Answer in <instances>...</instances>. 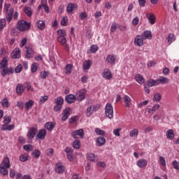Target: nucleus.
Returning a JSON list of instances; mask_svg holds the SVG:
<instances>
[{
  "label": "nucleus",
  "mask_w": 179,
  "mask_h": 179,
  "mask_svg": "<svg viewBox=\"0 0 179 179\" xmlns=\"http://www.w3.org/2000/svg\"><path fill=\"white\" fill-rule=\"evenodd\" d=\"M31 26V24L24 20L18 21L17 24V27L20 31H29Z\"/></svg>",
  "instance_id": "1"
},
{
  "label": "nucleus",
  "mask_w": 179,
  "mask_h": 179,
  "mask_svg": "<svg viewBox=\"0 0 179 179\" xmlns=\"http://www.w3.org/2000/svg\"><path fill=\"white\" fill-rule=\"evenodd\" d=\"M10 8V4L6 3L4 5V10L6 13V17L8 23H10V22H12V19H13V8Z\"/></svg>",
  "instance_id": "2"
},
{
  "label": "nucleus",
  "mask_w": 179,
  "mask_h": 179,
  "mask_svg": "<svg viewBox=\"0 0 179 179\" xmlns=\"http://www.w3.org/2000/svg\"><path fill=\"white\" fill-rule=\"evenodd\" d=\"M55 107L53 108L54 111H61L62 110V105L64 104V98L62 96H58L55 99Z\"/></svg>",
  "instance_id": "3"
},
{
  "label": "nucleus",
  "mask_w": 179,
  "mask_h": 179,
  "mask_svg": "<svg viewBox=\"0 0 179 179\" xmlns=\"http://www.w3.org/2000/svg\"><path fill=\"white\" fill-rule=\"evenodd\" d=\"M98 110H100V106L99 105L89 106L86 110V116L92 117L93 113H96V111H98Z\"/></svg>",
  "instance_id": "4"
},
{
  "label": "nucleus",
  "mask_w": 179,
  "mask_h": 179,
  "mask_svg": "<svg viewBox=\"0 0 179 179\" xmlns=\"http://www.w3.org/2000/svg\"><path fill=\"white\" fill-rule=\"evenodd\" d=\"M105 114H106V117H108L110 120H111V118H113V117H114V109H113V105H111V103H107L106 105Z\"/></svg>",
  "instance_id": "5"
},
{
  "label": "nucleus",
  "mask_w": 179,
  "mask_h": 179,
  "mask_svg": "<svg viewBox=\"0 0 179 179\" xmlns=\"http://www.w3.org/2000/svg\"><path fill=\"white\" fill-rule=\"evenodd\" d=\"M71 136L74 138V139H78V138H81L83 139L85 138V131L83 129H80L78 130H75L71 132Z\"/></svg>",
  "instance_id": "6"
},
{
  "label": "nucleus",
  "mask_w": 179,
  "mask_h": 179,
  "mask_svg": "<svg viewBox=\"0 0 179 179\" xmlns=\"http://www.w3.org/2000/svg\"><path fill=\"white\" fill-rule=\"evenodd\" d=\"M87 91L85 89H82L76 93V99L78 101H83L86 99V94Z\"/></svg>",
  "instance_id": "7"
},
{
  "label": "nucleus",
  "mask_w": 179,
  "mask_h": 179,
  "mask_svg": "<svg viewBox=\"0 0 179 179\" xmlns=\"http://www.w3.org/2000/svg\"><path fill=\"white\" fill-rule=\"evenodd\" d=\"M45 136H47V130H45V129H41L38 131V133L36 136V140L38 141V139H45Z\"/></svg>",
  "instance_id": "8"
},
{
  "label": "nucleus",
  "mask_w": 179,
  "mask_h": 179,
  "mask_svg": "<svg viewBox=\"0 0 179 179\" xmlns=\"http://www.w3.org/2000/svg\"><path fill=\"white\" fill-rule=\"evenodd\" d=\"M36 134H37V128L31 127L27 132V136L29 139H34L36 136Z\"/></svg>",
  "instance_id": "9"
},
{
  "label": "nucleus",
  "mask_w": 179,
  "mask_h": 179,
  "mask_svg": "<svg viewBox=\"0 0 179 179\" xmlns=\"http://www.w3.org/2000/svg\"><path fill=\"white\" fill-rule=\"evenodd\" d=\"M102 77L104 78L106 80H110L113 79V74L111 73V71L108 69H106L102 73Z\"/></svg>",
  "instance_id": "10"
},
{
  "label": "nucleus",
  "mask_w": 179,
  "mask_h": 179,
  "mask_svg": "<svg viewBox=\"0 0 179 179\" xmlns=\"http://www.w3.org/2000/svg\"><path fill=\"white\" fill-rule=\"evenodd\" d=\"M78 8V5L73 3H69L66 6V12L69 15H71L73 10H75Z\"/></svg>",
  "instance_id": "11"
},
{
  "label": "nucleus",
  "mask_w": 179,
  "mask_h": 179,
  "mask_svg": "<svg viewBox=\"0 0 179 179\" xmlns=\"http://www.w3.org/2000/svg\"><path fill=\"white\" fill-rule=\"evenodd\" d=\"M143 38L142 36L138 35L134 39L135 45H138V47H142L143 45Z\"/></svg>",
  "instance_id": "12"
},
{
  "label": "nucleus",
  "mask_w": 179,
  "mask_h": 179,
  "mask_svg": "<svg viewBox=\"0 0 179 179\" xmlns=\"http://www.w3.org/2000/svg\"><path fill=\"white\" fill-rule=\"evenodd\" d=\"M65 100L68 104H72L76 101V96L72 94L66 96Z\"/></svg>",
  "instance_id": "13"
},
{
  "label": "nucleus",
  "mask_w": 179,
  "mask_h": 179,
  "mask_svg": "<svg viewBox=\"0 0 179 179\" xmlns=\"http://www.w3.org/2000/svg\"><path fill=\"white\" fill-rule=\"evenodd\" d=\"M56 173H58L59 174H62L64 171H65V167L64 165H62V163L58 162L56 164V169H55Z\"/></svg>",
  "instance_id": "14"
},
{
  "label": "nucleus",
  "mask_w": 179,
  "mask_h": 179,
  "mask_svg": "<svg viewBox=\"0 0 179 179\" xmlns=\"http://www.w3.org/2000/svg\"><path fill=\"white\" fill-rule=\"evenodd\" d=\"M146 17L148 19L150 24H155V23H156V16H155L153 13H148Z\"/></svg>",
  "instance_id": "15"
},
{
  "label": "nucleus",
  "mask_w": 179,
  "mask_h": 179,
  "mask_svg": "<svg viewBox=\"0 0 179 179\" xmlns=\"http://www.w3.org/2000/svg\"><path fill=\"white\" fill-rule=\"evenodd\" d=\"M11 58H13V59L20 58V49H19V48H16L13 51V52L11 53Z\"/></svg>",
  "instance_id": "16"
},
{
  "label": "nucleus",
  "mask_w": 179,
  "mask_h": 179,
  "mask_svg": "<svg viewBox=\"0 0 179 179\" xmlns=\"http://www.w3.org/2000/svg\"><path fill=\"white\" fill-rule=\"evenodd\" d=\"M141 37L143 40H152V31L147 30L142 33Z\"/></svg>",
  "instance_id": "17"
},
{
  "label": "nucleus",
  "mask_w": 179,
  "mask_h": 179,
  "mask_svg": "<svg viewBox=\"0 0 179 179\" xmlns=\"http://www.w3.org/2000/svg\"><path fill=\"white\" fill-rule=\"evenodd\" d=\"M0 166L1 167H6L10 168V161H9V157H6L3 159V162L1 163Z\"/></svg>",
  "instance_id": "18"
},
{
  "label": "nucleus",
  "mask_w": 179,
  "mask_h": 179,
  "mask_svg": "<svg viewBox=\"0 0 179 179\" xmlns=\"http://www.w3.org/2000/svg\"><path fill=\"white\" fill-rule=\"evenodd\" d=\"M136 165L138 167H140V169H143V167H146V166H148V161L144 159H139L136 162Z\"/></svg>",
  "instance_id": "19"
},
{
  "label": "nucleus",
  "mask_w": 179,
  "mask_h": 179,
  "mask_svg": "<svg viewBox=\"0 0 179 179\" xmlns=\"http://www.w3.org/2000/svg\"><path fill=\"white\" fill-rule=\"evenodd\" d=\"M157 82L158 85H160V83H162V85H167V83L170 82V80L167 78L161 76L158 79H157Z\"/></svg>",
  "instance_id": "20"
},
{
  "label": "nucleus",
  "mask_w": 179,
  "mask_h": 179,
  "mask_svg": "<svg viewBox=\"0 0 179 179\" xmlns=\"http://www.w3.org/2000/svg\"><path fill=\"white\" fill-rule=\"evenodd\" d=\"M96 146H103L106 145V138L101 136L98 137L96 141Z\"/></svg>",
  "instance_id": "21"
},
{
  "label": "nucleus",
  "mask_w": 179,
  "mask_h": 179,
  "mask_svg": "<svg viewBox=\"0 0 179 179\" xmlns=\"http://www.w3.org/2000/svg\"><path fill=\"white\" fill-rule=\"evenodd\" d=\"M116 59L117 57L114 55H108L106 57V62H108V64H115Z\"/></svg>",
  "instance_id": "22"
},
{
  "label": "nucleus",
  "mask_w": 179,
  "mask_h": 179,
  "mask_svg": "<svg viewBox=\"0 0 179 179\" xmlns=\"http://www.w3.org/2000/svg\"><path fill=\"white\" fill-rule=\"evenodd\" d=\"M13 129H15V124H2L1 125V130L2 131H12Z\"/></svg>",
  "instance_id": "23"
},
{
  "label": "nucleus",
  "mask_w": 179,
  "mask_h": 179,
  "mask_svg": "<svg viewBox=\"0 0 179 179\" xmlns=\"http://www.w3.org/2000/svg\"><path fill=\"white\" fill-rule=\"evenodd\" d=\"M123 101L125 104V107H130L131 106V101H132V99L129 96L125 95L123 98Z\"/></svg>",
  "instance_id": "24"
},
{
  "label": "nucleus",
  "mask_w": 179,
  "mask_h": 179,
  "mask_svg": "<svg viewBox=\"0 0 179 179\" xmlns=\"http://www.w3.org/2000/svg\"><path fill=\"white\" fill-rule=\"evenodd\" d=\"M15 92L17 94H23V92H24L23 84H18L15 88Z\"/></svg>",
  "instance_id": "25"
},
{
  "label": "nucleus",
  "mask_w": 179,
  "mask_h": 179,
  "mask_svg": "<svg viewBox=\"0 0 179 179\" xmlns=\"http://www.w3.org/2000/svg\"><path fill=\"white\" fill-rule=\"evenodd\" d=\"M166 138L167 139H170V141H173L174 139V130L170 129L166 131Z\"/></svg>",
  "instance_id": "26"
},
{
  "label": "nucleus",
  "mask_w": 179,
  "mask_h": 179,
  "mask_svg": "<svg viewBox=\"0 0 179 179\" xmlns=\"http://www.w3.org/2000/svg\"><path fill=\"white\" fill-rule=\"evenodd\" d=\"M45 128H46L48 131H51L52 129H54V128H55V123L51 122H46L45 124Z\"/></svg>",
  "instance_id": "27"
},
{
  "label": "nucleus",
  "mask_w": 179,
  "mask_h": 179,
  "mask_svg": "<svg viewBox=\"0 0 179 179\" xmlns=\"http://www.w3.org/2000/svg\"><path fill=\"white\" fill-rule=\"evenodd\" d=\"M135 80L140 85H142V83H145V78H143V77L141 74L136 75Z\"/></svg>",
  "instance_id": "28"
},
{
  "label": "nucleus",
  "mask_w": 179,
  "mask_h": 179,
  "mask_svg": "<svg viewBox=\"0 0 179 179\" xmlns=\"http://www.w3.org/2000/svg\"><path fill=\"white\" fill-rule=\"evenodd\" d=\"M87 159L90 160V162H97V158L94 153H88L87 155Z\"/></svg>",
  "instance_id": "29"
},
{
  "label": "nucleus",
  "mask_w": 179,
  "mask_h": 179,
  "mask_svg": "<svg viewBox=\"0 0 179 179\" xmlns=\"http://www.w3.org/2000/svg\"><path fill=\"white\" fill-rule=\"evenodd\" d=\"M92 66V62L90 60H85L83 64L84 71H87Z\"/></svg>",
  "instance_id": "30"
},
{
  "label": "nucleus",
  "mask_w": 179,
  "mask_h": 179,
  "mask_svg": "<svg viewBox=\"0 0 179 179\" xmlns=\"http://www.w3.org/2000/svg\"><path fill=\"white\" fill-rule=\"evenodd\" d=\"M57 41L61 44V45H65V44H66V38L64 36H59L57 38Z\"/></svg>",
  "instance_id": "31"
},
{
  "label": "nucleus",
  "mask_w": 179,
  "mask_h": 179,
  "mask_svg": "<svg viewBox=\"0 0 179 179\" xmlns=\"http://www.w3.org/2000/svg\"><path fill=\"white\" fill-rule=\"evenodd\" d=\"M37 27L39 30H44L45 29V22L43 20L38 21Z\"/></svg>",
  "instance_id": "32"
},
{
  "label": "nucleus",
  "mask_w": 179,
  "mask_h": 179,
  "mask_svg": "<svg viewBox=\"0 0 179 179\" xmlns=\"http://www.w3.org/2000/svg\"><path fill=\"white\" fill-rule=\"evenodd\" d=\"M26 58L30 59L33 57V49L31 48H27L25 54Z\"/></svg>",
  "instance_id": "33"
},
{
  "label": "nucleus",
  "mask_w": 179,
  "mask_h": 179,
  "mask_svg": "<svg viewBox=\"0 0 179 179\" xmlns=\"http://www.w3.org/2000/svg\"><path fill=\"white\" fill-rule=\"evenodd\" d=\"M24 12L27 15V16H31L33 15V11H31V8L29 6H25L24 8Z\"/></svg>",
  "instance_id": "34"
},
{
  "label": "nucleus",
  "mask_w": 179,
  "mask_h": 179,
  "mask_svg": "<svg viewBox=\"0 0 179 179\" xmlns=\"http://www.w3.org/2000/svg\"><path fill=\"white\" fill-rule=\"evenodd\" d=\"M148 85L149 87H152V86H159L157 80H153V79L149 80L148 81Z\"/></svg>",
  "instance_id": "35"
},
{
  "label": "nucleus",
  "mask_w": 179,
  "mask_h": 179,
  "mask_svg": "<svg viewBox=\"0 0 179 179\" xmlns=\"http://www.w3.org/2000/svg\"><path fill=\"white\" fill-rule=\"evenodd\" d=\"M139 135V131L136 129H134L133 130L130 131L129 136L131 138H135Z\"/></svg>",
  "instance_id": "36"
},
{
  "label": "nucleus",
  "mask_w": 179,
  "mask_h": 179,
  "mask_svg": "<svg viewBox=\"0 0 179 179\" xmlns=\"http://www.w3.org/2000/svg\"><path fill=\"white\" fill-rule=\"evenodd\" d=\"M166 39L168 40L167 43L171 44L173 41H176V36L173 34H169Z\"/></svg>",
  "instance_id": "37"
},
{
  "label": "nucleus",
  "mask_w": 179,
  "mask_h": 179,
  "mask_svg": "<svg viewBox=\"0 0 179 179\" xmlns=\"http://www.w3.org/2000/svg\"><path fill=\"white\" fill-rule=\"evenodd\" d=\"M34 106V101L30 99L28 102L25 103V108L27 110H30Z\"/></svg>",
  "instance_id": "38"
},
{
  "label": "nucleus",
  "mask_w": 179,
  "mask_h": 179,
  "mask_svg": "<svg viewBox=\"0 0 179 179\" xmlns=\"http://www.w3.org/2000/svg\"><path fill=\"white\" fill-rule=\"evenodd\" d=\"M8 169L5 166H0V173L2 174V176H8V173H9V171H8Z\"/></svg>",
  "instance_id": "39"
},
{
  "label": "nucleus",
  "mask_w": 179,
  "mask_h": 179,
  "mask_svg": "<svg viewBox=\"0 0 179 179\" xmlns=\"http://www.w3.org/2000/svg\"><path fill=\"white\" fill-rule=\"evenodd\" d=\"M0 68L1 69H3V68H6L8 66V59L6 57L3 58L1 62L0 63Z\"/></svg>",
  "instance_id": "40"
},
{
  "label": "nucleus",
  "mask_w": 179,
  "mask_h": 179,
  "mask_svg": "<svg viewBox=\"0 0 179 179\" xmlns=\"http://www.w3.org/2000/svg\"><path fill=\"white\" fill-rule=\"evenodd\" d=\"M1 106L3 108H9V102L8 101V99L4 98L1 101Z\"/></svg>",
  "instance_id": "41"
},
{
  "label": "nucleus",
  "mask_w": 179,
  "mask_h": 179,
  "mask_svg": "<svg viewBox=\"0 0 179 179\" xmlns=\"http://www.w3.org/2000/svg\"><path fill=\"white\" fill-rule=\"evenodd\" d=\"M41 155V152L38 150H35L32 152V157H34V159H38Z\"/></svg>",
  "instance_id": "42"
},
{
  "label": "nucleus",
  "mask_w": 179,
  "mask_h": 179,
  "mask_svg": "<svg viewBox=\"0 0 179 179\" xmlns=\"http://www.w3.org/2000/svg\"><path fill=\"white\" fill-rule=\"evenodd\" d=\"M6 26V20L5 18H2L0 20V31L1 30H3V28Z\"/></svg>",
  "instance_id": "43"
},
{
  "label": "nucleus",
  "mask_w": 179,
  "mask_h": 179,
  "mask_svg": "<svg viewBox=\"0 0 179 179\" xmlns=\"http://www.w3.org/2000/svg\"><path fill=\"white\" fill-rule=\"evenodd\" d=\"M12 121V116H4L3 117V124H9Z\"/></svg>",
  "instance_id": "44"
},
{
  "label": "nucleus",
  "mask_w": 179,
  "mask_h": 179,
  "mask_svg": "<svg viewBox=\"0 0 179 179\" xmlns=\"http://www.w3.org/2000/svg\"><path fill=\"white\" fill-rule=\"evenodd\" d=\"M73 147L74 149H80V141L76 140L73 142Z\"/></svg>",
  "instance_id": "45"
},
{
  "label": "nucleus",
  "mask_w": 179,
  "mask_h": 179,
  "mask_svg": "<svg viewBox=\"0 0 179 179\" xmlns=\"http://www.w3.org/2000/svg\"><path fill=\"white\" fill-rule=\"evenodd\" d=\"M38 68V64L34 62L31 64V71L33 73H34V72H36L37 71Z\"/></svg>",
  "instance_id": "46"
},
{
  "label": "nucleus",
  "mask_w": 179,
  "mask_h": 179,
  "mask_svg": "<svg viewBox=\"0 0 179 179\" xmlns=\"http://www.w3.org/2000/svg\"><path fill=\"white\" fill-rule=\"evenodd\" d=\"M95 134L97 135H101V136L106 135V131L104 130H101V129L96 128L95 129Z\"/></svg>",
  "instance_id": "47"
},
{
  "label": "nucleus",
  "mask_w": 179,
  "mask_h": 179,
  "mask_svg": "<svg viewBox=\"0 0 179 179\" xmlns=\"http://www.w3.org/2000/svg\"><path fill=\"white\" fill-rule=\"evenodd\" d=\"M73 68V65L67 64L65 68L66 73H71L72 72V69Z\"/></svg>",
  "instance_id": "48"
},
{
  "label": "nucleus",
  "mask_w": 179,
  "mask_h": 179,
  "mask_svg": "<svg viewBox=\"0 0 179 179\" xmlns=\"http://www.w3.org/2000/svg\"><path fill=\"white\" fill-rule=\"evenodd\" d=\"M118 24L117 22H114L112 24L110 27V31L111 33H115V31H117Z\"/></svg>",
  "instance_id": "49"
},
{
  "label": "nucleus",
  "mask_w": 179,
  "mask_h": 179,
  "mask_svg": "<svg viewBox=\"0 0 179 179\" xmlns=\"http://www.w3.org/2000/svg\"><path fill=\"white\" fill-rule=\"evenodd\" d=\"M62 26H68V17H64L61 21Z\"/></svg>",
  "instance_id": "50"
},
{
  "label": "nucleus",
  "mask_w": 179,
  "mask_h": 179,
  "mask_svg": "<svg viewBox=\"0 0 179 179\" xmlns=\"http://www.w3.org/2000/svg\"><path fill=\"white\" fill-rule=\"evenodd\" d=\"M57 36H66V31L65 29H59L57 30Z\"/></svg>",
  "instance_id": "51"
},
{
  "label": "nucleus",
  "mask_w": 179,
  "mask_h": 179,
  "mask_svg": "<svg viewBox=\"0 0 179 179\" xmlns=\"http://www.w3.org/2000/svg\"><path fill=\"white\" fill-rule=\"evenodd\" d=\"M48 75H50V73H48V71H41V79H45V78H47V76H48Z\"/></svg>",
  "instance_id": "52"
},
{
  "label": "nucleus",
  "mask_w": 179,
  "mask_h": 179,
  "mask_svg": "<svg viewBox=\"0 0 179 179\" xmlns=\"http://www.w3.org/2000/svg\"><path fill=\"white\" fill-rule=\"evenodd\" d=\"M20 160L22 162H27V160H29V157L25 155H22L20 156Z\"/></svg>",
  "instance_id": "53"
},
{
  "label": "nucleus",
  "mask_w": 179,
  "mask_h": 179,
  "mask_svg": "<svg viewBox=\"0 0 179 179\" xmlns=\"http://www.w3.org/2000/svg\"><path fill=\"white\" fill-rule=\"evenodd\" d=\"M153 100L154 101H159V100H162V95L159 93L155 94Z\"/></svg>",
  "instance_id": "54"
},
{
  "label": "nucleus",
  "mask_w": 179,
  "mask_h": 179,
  "mask_svg": "<svg viewBox=\"0 0 179 179\" xmlns=\"http://www.w3.org/2000/svg\"><path fill=\"white\" fill-rule=\"evenodd\" d=\"M63 114L69 117L71 115V108H66L63 111Z\"/></svg>",
  "instance_id": "55"
},
{
  "label": "nucleus",
  "mask_w": 179,
  "mask_h": 179,
  "mask_svg": "<svg viewBox=\"0 0 179 179\" xmlns=\"http://www.w3.org/2000/svg\"><path fill=\"white\" fill-rule=\"evenodd\" d=\"M99 50V47L96 45H93L90 47V52H92V54L96 53V52Z\"/></svg>",
  "instance_id": "56"
},
{
  "label": "nucleus",
  "mask_w": 179,
  "mask_h": 179,
  "mask_svg": "<svg viewBox=\"0 0 179 179\" xmlns=\"http://www.w3.org/2000/svg\"><path fill=\"white\" fill-rule=\"evenodd\" d=\"M22 69H23V67L22 66V64H19L17 66L15 67V73H20Z\"/></svg>",
  "instance_id": "57"
},
{
  "label": "nucleus",
  "mask_w": 179,
  "mask_h": 179,
  "mask_svg": "<svg viewBox=\"0 0 179 179\" xmlns=\"http://www.w3.org/2000/svg\"><path fill=\"white\" fill-rule=\"evenodd\" d=\"M47 155H48V156H50V157H52V156H54V149H52V148L48 149Z\"/></svg>",
  "instance_id": "58"
},
{
  "label": "nucleus",
  "mask_w": 179,
  "mask_h": 179,
  "mask_svg": "<svg viewBox=\"0 0 179 179\" xmlns=\"http://www.w3.org/2000/svg\"><path fill=\"white\" fill-rule=\"evenodd\" d=\"M172 164L173 166V168L175 169V170H179V163L178 162H177V160H175L172 162Z\"/></svg>",
  "instance_id": "59"
},
{
  "label": "nucleus",
  "mask_w": 179,
  "mask_h": 179,
  "mask_svg": "<svg viewBox=\"0 0 179 179\" xmlns=\"http://www.w3.org/2000/svg\"><path fill=\"white\" fill-rule=\"evenodd\" d=\"M87 18V14L85 12H83L81 13H80V19H81V20H85V19Z\"/></svg>",
  "instance_id": "60"
},
{
  "label": "nucleus",
  "mask_w": 179,
  "mask_h": 179,
  "mask_svg": "<svg viewBox=\"0 0 179 179\" xmlns=\"http://www.w3.org/2000/svg\"><path fill=\"white\" fill-rule=\"evenodd\" d=\"M23 149L24 150H30V151H31V150H33V145H24L23 146Z\"/></svg>",
  "instance_id": "61"
},
{
  "label": "nucleus",
  "mask_w": 179,
  "mask_h": 179,
  "mask_svg": "<svg viewBox=\"0 0 179 179\" xmlns=\"http://www.w3.org/2000/svg\"><path fill=\"white\" fill-rule=\"evenodd\" d=\"M47 100H48V96L44 95V96L41 97L40 103H45V101H47Z\"/></svg>",
  "instance_id": "62"
},
{
  "label": "nucleus",
  "mask_w": 179,
  "mask_h": 179,
  "mask_svg": "<svg viewBox=\"0 0 179 179\" xmlns=\"http://www.w3.org/2000/svg\"><path fill=\"white\" fill-rule=\"evenodd\" d=\"M159 162L162 164V166H166V159H164V157L162 156L159 157Z\"/></svg>",
  "instance_id": "63"
},
{
  "label": "nucleus",
  "mask_w": 179,
  "mask_h": 179,
  "mask_svg": "<svg viewBox=\"0 0 179 179\" xmlns=\"http://www.w3.org/2000/svg\"><path fill=\"white\" fill-rule=\"evenodd\" d=\"M7 73H8V69H6V67L1 69V75L3 76H6Z\"/></svg>",
  "instance_id": "64"
}]
</instances>
